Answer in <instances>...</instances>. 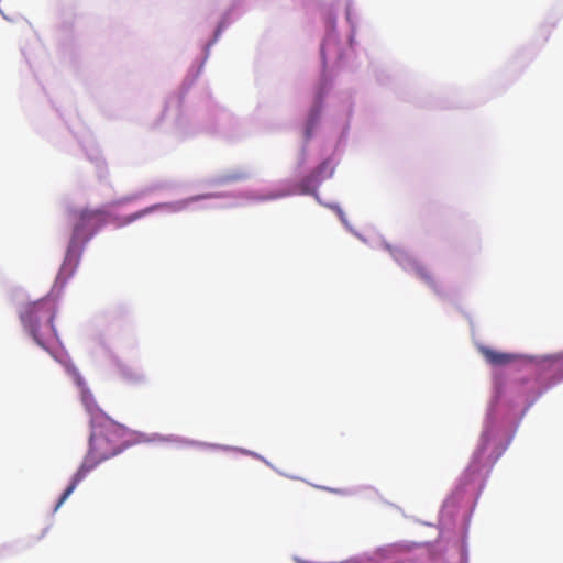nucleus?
Returning <instances> with one entry per match:
<instances>
[{"instance_id": "1", "label": "nucleus", "mask_w": 563, "mask_h": 563, "mask_svg": "<svg viewBox=\"0 0 563 563\" xmlns=\"http://www.w3.org/2000/svg\"><path fill=\"white\" fill-rule=\"evenodd\" d=\"M130 443V430L103 416H96L91 420V434L89 452L81 466L74 475L70 484L60 496L55 510L73 494L77 485L98 464L121 453Z\"/></svg>"}, {"instance_id": "2", "label": "nucleus", "mask_w": 563, "mask_h": 563, "mask_svg": "<svg viewBox=\"0 0 563 563\" xmlns=\"http://www.w3.org/2000/svg\"><path fill=\"white\" fill-rule=\"evenodd\" d=\"M104 217L106 212L102 209H82L77 212L76 223L56 283L64 285L71 277L78 263V251L102 227Z\"/></svg>"}, {"instance_id": "3", "label": "nucleus", "mask_w": 563, "mask_h": 563, "mask_svg": "<svg viewBox=\"0 0 563 563\" xmlns=\"http://www.w3.org/2000/svg\"><path fill=\"white\" fill-rule=\"evenodd\" d=\"M54 318V308L46 301L30 303L21 312L23 324L34 341L43 349H47V344L56 338Z\"/></svg>"}, {"instance_id": "4", "label": "nucleus", "mask_w": 563, "mask_h": 563, "mask_svg": "<svg viewBox=\"0 0 563 563\" xmlns=\"http://www.w3.org/2000/svg\"><path fill=\"white\" fill-rule=\"evenodd\" d=\"M208 196H198V197H191L187 200H184V201H180V202H177V203H158V205H153V206H150L145 209H142V210H139L130 216H128L124 221H123V224H129V223H132L136 220H139L140 218L144 217L145 214L154 211V210H158V209H162V208H167V209H170L173 211H176V210H180L183 208H185L188 202H191V201H196L200 198H207Z\"/></svg>"}, {"instance_id": "5", "label": "nucleus", "mask_w": 563, "mask_h": 563, "mask_svg": "<svg viewBox=\"0 0 563 563\" xmlns=\"http://www.w3.org/2000/svg\"><path fill=\"white\" fill-rule=\"evenodd\" d=\"M479 351L485 360L494 366L506 365L516 360L512 354L498 352L486 346H482Z\"/></svg>"}, {"instance_id": "6", "label": "nucleus", "mask_w": 563, "mask_h": 563, "mask_svg": "<svg viewBox=\"0 0 563 563\" xmlns=\"http://www.w3.org/2000/svg\"><path fill=\"white\" fill-rule=\"evenodd\" d=\"M121 374L123 379L130 385H137L144 382V376L141 373L133 371L131 368H123Z\"/></svg>"}, {"instance_id": "7", "label": "nucleus", "mask_w": 563, "mask_h": 563, "mask_svg": "<svg viewBox=\"0 0 563 563\" xmlns=\"http://www.w3.org/2000/svg\"><path fill=\"white\" fill-rule=\"evenodd\" d=\"M328 168V165L327 163H322L320 164L317 169L309 176L307 177L305 180H303V184L306 187H308L310 185V183H314V181H319L320 180V176L323 172H325V169Z\"/></svg>"}]
</instances>
